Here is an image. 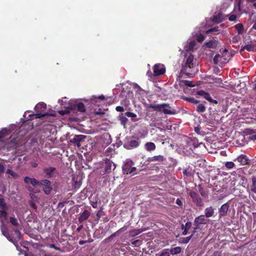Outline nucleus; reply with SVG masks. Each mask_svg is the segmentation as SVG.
Listing matches in <instances>:
<instances>
[{
    "label": "nucleus",
    "instance_id": "1",
    "mask_svg": "<svg viewBox=\"0 0 256 256\" xmlns=\"http://www.w3.org/2000/svg\"><path fill=\"white\" fill-rule=\"evenodd\" d=\"M148 108H152L154 110L163 112L166 114H176V110L172 108L168 103L150 104L148 106Z\"/></svg>",
    "mask_w": 256,
    "mask_h": 256
},
{
    "label": "nucleus",
    "instance_id": "2",
    "mask_svg": "<svg viewBox=\"0 0 256 256\" xmlns=\"http://www.w3.org/2000/svg\"><path fill=\"white\" fill-rule=\"evenodd\" d=\"M194 56L190 54L186 58L185 64L182 66V71L186 74L188 76L192 78L194 76V74L192 73L194 69Z\"/></svg>",
    "mask_w": 256,
    "mask_h": 256
},
{
    "label": "nucleus",
    "instance_id": "3",
    "mask_svg": "<svg viewBox=\"0 0 256 256\" xmlns=\"http://www.w3.org/2000/svg\"><path fill=\"white\" fill-rule=\"evenodd\" d=\"M244 42L245 45L242 46L240 52L246 50L248 52L256 51V40H252L249 36L248 38H245Z\"/></svg>",
    "mask_w": 256,
    "mask_h": 256
},
{
    "label": "nucleus",
    "instance_id": "4",
    "mask_svg": "<svg viewBox=\"0 0 256 256\" xmlns=\"http://www.w3.org/2000/svg\"><path fill=\"white\" fill-rule=\"evenodd\" d=\"M189 196L192 199L194 203L198 206H202L204 204L203 201L198 193L195 192L191 191L189 192Z\"/></svg>",
    "mask_w": 256,
    "mask_h": 256
},
{
    "label": "nucleus",
    "instance_id": "5",
    "mask_svg": "<svg viewBox=\"0 0 256 256\" xmlns=\"http://www.w3.org/2000/svg\"><path fill=\"white\" fill-rule=\"evenodd\" d=\"M86 138V136L84 135H75L74 137L70 139V142L76 146L77 147L80 148L82 144L84 142Z\"/></svg>",
    "mask_w": 256,
    "mask_h": 256
},
{
    "label": "nucleus",
    "instance_id": "6",
    "mask_svg": "<svg viewBox=\"0 0 256 256\" xmlns=\"http://www.w3.org/2000/svg\"><path fill=\"white\" fill-rule=\"evenodd\" d=\"M104 166L105 173L109 174L116 168V164L112 160L107 159L105 160Z\"/></svg>",
    "mask_w": 256,
    "mask_h": 256
},
{
    "label": "nucleus",
    "instance_id": "7",
    "mask_svg": "<svg viewBox=\"0 0 256 256\" xmlns=\"http://www.w3.org/2000/svg\"><path fill=\"white\" fill-rule=\"evenodd\" d=\"M205 216L204 215H200L195 218L194 222V230H196V232L200 224L206 223L207 220L206 219Z\"/></svg>",
    "mask_w": 256,
    "mask_h": 256
},
{
    "label": "nucleus",
    "instance_id": "8",
    "mask_svg": "<svg viewBox=\"0 0 256 256\" xmlns=\"http://www.w3.org/2000/svg\"><path fill=\"white\" fill-rule=\"evenodd\" d=\"M154 76H159L164 74L166 72V68L163 64H156L154 66Z\"/></svg>",
    "mask_w": 256,
    "mask_h": 256
},
{
    "label": "nucleus",
    "instance_id": "9",
    "mask_svg": "<svg viewBox=\"0 0 256 256\" xmlns=\"http://www.w3.org/2000/svg\"><path fill=\"white\" fill-rule=\"evenodd\" d=\"M134 164V162L130 160H127L124 163V165L122 166V170L123 174H128L130 170V168Z\"/></svg>",
    "mask_w": 256,
    "mask_h": 256
},
{
    "label": "nucleus",
    "instance_id": "10",
    "mask_svg": "<svg viewBox=\"0 0 256 256\" xmlns=\"http://www.w3.org/2000/svg\"><path fill=\"white\" fill-rule=\"evenodd\" d=\"M140 144V142H139L138 140H132L129 141L128 143H125L124 144V148L127 150H131L132 148H138Z\"/></svg>",
    "mask_w": 256,
    "mask_h": 256
},
{
    "label": "nucleus",
    "instance_id": "11",
    "mask_svg": "<svg viewBox=\"0 0 256 256\" xmlns=\"http://www.w3.org/2000/svg\"><path fill=\"white\" fill-rule=\"evenodd\" d=\"M234 162L237 161L240 162L241 165L245 166L250 163V160L245 154H240L234 160Z\"/></svg>",
    "mask_w": 256,
    "mask_h": 256
},
{
    "label": "nucleus",
    "instance_id": "12",
    "mask_svg": "<svg viewBox=\"0 0 256 256\" xmlns=\"http://www.w3.org/2000/svg\"><path fill=\"white\" fill-rule=\"evenodd\" d=\"M196 231L194 230L192 232L191 234L187 237H181L178 239V242L180 244H188L192 238H195L197 236L196 234Z\"/></svg>",
    "mask_w": 256,
    "mask_h": 256
},
{
    "label": "nucleus",
    "instance_id": "13",
    "mask_svg": "<svg viewBox=\"0 0 256 256\" xmlns=\"http://www.w3.org/2000/svg\"><path fill=\"white\" fill-rule=\"evenodd\" d=\"M229 204L228 202L223 204L218 210L219 216L222 217L226 216L229 209Z\"/></svg>",
    "mask_w": 256,
    "mask_h": 256
},
{
    "label": "nucleus",
    "instance_id": "14",
    "mask_svg": "<svg viewBox=\"0 0 256 256\" xmlns=\"http://www.w3.org/2000/svg\"><path fill=\"white\" fill-rule=\"evenodd\" d=\"M24 182L26 184H32V186L34 187L40 186V181L34 178H31L29 176H26L24 178Z\"/></svg>",
    "mask_w": 256,
    "mask_h": 256
},
{
    "label": "nucleus",
    "instance_id": "15",
    "mask_svg": "<svg viewBox=\"0 0 256 256\" xmlns=\"http://www.w3.org/2000/svg\"><path fill=\"white\" fill-rule=\"evenodd\" d=\"M252 183L248 186L249 190L254 194H256V177L252 176Z\"/></svg>",
    "mask_w": 256,
    "mask_h": 256
},
{
    "label": "nucleus",
    "instance_id": "16",
    "mask_svg": "<svg viewBox=\"0 0 256 256\" xmlns=\"http://www.w3.org/2000/svg\"><path fill=\"white\" fill-rule=\"evenodd\" d=\"M56 168L54 167H48L44 168V176L46 178H52L53 176V172H55Z\"/></svg>",
    "mask_w": 256,
    "mask_h": 256
},
{
    "label": "nucleus",
    "instance_id": "17",
    "mask_svg": "<svg viewBox=\"0 0 256 256\" xmlns=\"http://www.w3.org/2000/svg\"><path fill=\"white\" fill-rule=\"evenodd\" d=\"M90 216V212L88 210H84L82 212L80 213L78 220L82 223L84 220H86Z\"/></svg>",
    "mask_w": 256,
    "mask_h": 256
},
{
    "label": "nucleus",
    "instance_id": "18",
    "mask_svg": "<svg viewBox=\"0 0 256 256\" xmlns=\"http://www.w3.org/2000/svg\"><path fill=\"white\" fill-rule=\"evenodd\" d=\"M19 144H18L16 139H13L7 144L6 148L8 150H16Z\"/></svg>",
    "mask_w": 256,
    "mask_h": 256
},
{
    "label": "nucleus",
    "instance_id": "19",
    "mask_svg": "<svg viewBox=\"0 0 256 256\" xmlns=\"http://www.w3.org/2000/svg\"><path fill=\"white\" fill-rule=\"evenodd\" d=\"M192 224L190 222H188L186 223L185 225L182 224L181 228L182 230H183V232H182V234L183 236H186L188 234V230L190 228L192 227Z\"/></svg>",
    "mask_w": 256,
    "mask_h": 256
},
{
    "label": "nucleus",
    "instance_id": "20",
    "mask_svg": "<svg viewBox=\"0 0 256 256\" xmlns=\"http://www.w3.org/2000/svg\"><path fill=\"white\" fill-rule=\"evenodd\" d=\"M198 94L202 96L205 99L208 100V101L212 100V98L210 96V94L204 92V90H200L197 92Z\"/></svg>",
    "mask_w": 256,
    "mask_h": 256
},
{
    "label": "nucleus",
    "instance_id": "21",
    "mask_svg": "<svg viewBox=\"0 0 256 256\" xmlns=\"http://www.w3.org/2000/svg\"><path fill=\"white\" fill-rule=\"evenodd\" d=\"M164 160V158L163 156L158 155L156 156L148 158V161L150 162H162Z\"/></svg>",
    "mask_w": 256,
    "mask_h": 256
},
{
    "label": "nucleus",
    "instance_id": "22",
    "mask_svg": "<svg viewBox=\"0 0 256 256\" xmlns=\"http://www.w3.org/2000/svg\"><path fill=\"white\" fill-rule=\"evenodd\" d=\"M214 214V208L212 206L206 208L204 210V216L206 218H210Z\"/></svg>",
    "mask_w": 256,
    "mask_h": 256
},
{
    "label": "nucleus",
    "instance_id": "23",
    "mask_svg": "<svg viewBox=\"0 0 256 256\" xmlns=\"http://www.w3.org/2000/svg\"><path fill=\"white\" fill-rule=\"evenodd\" d=\"M144 148L147 151L150 152L155 150L156 146L152 142H148L145 144Z\"/></svg>",
    "mask_w": 256,
    "mask_h": 256
},
{
    "label": "nucleus",
    "instance_id": "24",
    "mask_svg": "<svg viewBox=\"0 0 256 256\" xmlns=\"http://www.w3.org/2000/svg\"><path fill=\"white\" fill-rule=\"evenodd\" d=\"M246 132L250 135L248 138L254 140H256V132L254 130L251 129L246 130Z\"/></svg>",
    "mask_w": 256,
    "mask_h": 256
},
{
    "label": "nucleus",
    "instance_id": "25",
    "mask_svg": "<svg viewBox=\"0 0 256 256\" xmlns=\"http://www.w3.org/2000/svg\"><path fill=\"white\" fill-rule=\"evenodd\" d=\"M143 232L141 229H134L129 231V236L130 237H134L138 236Z\"/></svg>",
    "mask_w": 256,
    "mask_h": 256
},
{
    "label": "nucleus",
    "instance_id": "26",
    "mask_svg": "<svg viewBox=\"0 0 256 256\" xmlns=\"http://www.w3.org/2000/svg\"><path fill=\"white\" fill-rule=\"evenodd\" d=\"M205 45L208 48H216L218 45V41L216 40H212L206 42Z\"/></svg>",
    "mask_w": 256,
    "mask_h": 256
},
{
    "label": "nucleus",
    "instance_id": "27",
    "mask_svg": "<svg viewBox=\"0 0 256 256\" xmlns=\"http://www.w3.org/2000/svg\"><path fill=\"white\" fill-rule=\"evenodd\" d=\"M170 252L172 255L178 254L181 252L182 248L180 246L172 248H171L170 250H169V252Z\"/></svg>",
    "mask_w": 256,
    "mask_h": 256
},
{
    "label": "nucleus",
    "instance_id": "28",
    "mask_svg": "<svg viewBox=\"0 0 256 256\" xmlns=\"http://www.w3.org/2000/svg\"><path fill=\"white\" fill-rule=\"evenodd\" d=\"M206 107L204 103L199 104L196 108V110L198 112H204L206 111Z\"/></svg>",
    "mask_w": 256,
    "mask_h": 256
},
{
    "label": "nucleus",
    "instance_id": "29",
    "mask_svg": "<svg viewBox=\"0 0 256 256\" xmlns=\"http://www.w3.org/2000/svg\"><path fill=\"white\" fill-rule=\"evenodd\" d=\"M212 22L216 23H220L222 20V16L221 14L214 15L212 18Z\"/></svg>",
    "mask_w": 256,
    "mask_h": 256
},
{
    "label": "nucleus",
    "instance_id": "30",
    "mask_svg": "<svg viewBox=\"0 0 256 256\" xmlns=\"http://www.w3.org/2000/svg\"><path fill=\"white\" fill-rule=\"evenodd\" d=\"M0 230L2 234L6 238L10 234L9 232L8 231L6 226L5 224H4L3 222H2V224L0 226Z\"/></svg>",
    "mask_w": 256,
    "mask_h": 256
},
{
    "label": "nucleus",
    "instance_id": "31",
    "mask_svg": "<svg viewBox=\"0 0 256 256\" xmlns=\"http://www.w3.org/2000/svg\"><path fill=\"white\" fill-rule=\"evenodd\" d=\"M234 28L236 30L238 34H242L244 28L243 24L242 23H238L236 24L234 26Z\"/></svg>",
    "mask_w": 256,
    "mask_h": 256
},
{
    "label": "nucleus",
    "instance_id": "32",
    "mask_svg": "<svg viewBox=\"0 0 256 256\" xmlns=\"http://www.w3.org/2000/svg\"><path fill=\"white\" fill-rule=\"evenodd\" d=\"M118 118L121 124L125 127L127 122H128V119L126 116H124L122 114L119 116Z\"/></svg>",
    "mask_w": 256,
    "mask_h": 256
},
{
    "label": "nucleus",
    "instance_id": "33",
    "mask_svg": "<svg viewBox=\"0 0 256 256\" xmlns=\"http://www.w3.org/2000/svg\"><path fill=\"white\" fill-rule=\"evenodd\" d=\"M222 59H223L222 56H220L219 54H217L214 56V57L213 59V61H214V64H219V62H222Z\"/></svg>",
    "mask_w": 256,
    "mask_h": 256
},
{
    "label": "nucleus",
    "instance_id": "34",
    "mask_svg": "<svg viewBox=\"0 0 256 256\" xmlns=\"http://www.w3.org/2000/svg\"><path fill=\"white\" fill-rule=\"evenodd\" d=\"M98 99L104 100L105 99V97L103 95H101L99 96L98 97H96V96H93L92 98H91V102L96 104V103L97 102V100Z\"/></svg>",
    "mask_w": 256,
    "mask_h": 256
},
{
    "label": "nucleus",
    "instance_id": "35",
    "mask_svg": "<svg viewBox=\"0 0 256 256\" xmlns=\"http://www.w3.org/2000/svg\"><path fill=\"white\" fill-rule=\"evenodd\" d=\"M76 108L80 112H84L86 110L85 106L82 102H80L76 104Z\"/></svg>",
    "mask_w": 256,
    "mask_h": 256
},
{
    "label": "nucleus",
    "instance_id": "36",
    "mask_svg": "<svg viewBox=\"0 0 256 256\" xmlns=\"http://www.w3.org/2000/svg\"><path fill=\"white\" fill-rule=\"evenodd\" d=\"M220 30H219L218 27L216 26V27L210 28L209 30H207L206 32V34H211V33H213V34L218 33Z\"/></svg>",
    "mask_w": 256,
    "mask_h": 256
},
{
    "label": "nucleus",
    "instance_id": "37",
    "mask_svg": "<svg viewBox=\"0 0 256 256\" xmlns=\"http://www.w3.org/2000/svg\"><path fill=\"white\" fill-rule=\"evenodd\" d=\"M125 115L129 118H131L133 122L136 121V120L134 119L137 116L136 114L130 112H127L125 113Z\"/></svg>",
    "mask_w": 256,
    "mask_h": 256
},
{
    "label": "nucleus",
    "instance_id": "38",
    "mask_svg": "<svg viewBox=\"0 0 256 256\" xmlns=\"http://www.w3.org/2000/svg\"><path fill=\"white\" fill-rule=\"evenodd\" d=\"M43 190L46 194H50L52 190L51 184H48V186H44L43 188Z\"/></svg>",
    "mask_w": 256,
    "mask_h": 256
},
{
    "label": "nucleus",
    "instance_id": "39",
    "mask_svg": "<svg viewBox=\"0 0 256 256\" xmlns=\"http://www.w3.org/2000/svg\"><path fill=\"white\" fill-rule=\"evenodd\" d=\"M225 167L228 170L232 169L235 166V164L232 162H226L224 164Z\"/></svg>",
    "mask_w": 256,
    "mask_h": 256
},
{
    "label": "nucleus",
    "instance_id": "40",
    "mask_svg": "<svg viewBox=\"0 0 256 256\" xmlns=\"http://www.w3.org/2000/svg\"><path fill=\"white\" fill-rule=\"evenodd\" d=\"M10 222L13 226H20L18 220L14 217H10Z\"/></svg>",
    "mask_w": 256,
    "mask_h": 256
},
{
    "label": "nucleus",
    "instance_id": "41",
    "mask_svg": "<svg viewBox=\"0 0 256 256\" xmlns=\"http://www.w3.org/2000/svg\"><path fill=\"white\" fill-rule=\"evenodd\" d=\"M182 82L186 86H188L190 88L194 87V85L192 84V81H190L188 80H184L182 81Z\"/></svg>",
    "mask_w": 256,
    "mask_h": 256
},
{
    "label": "nucleus",
    "instance_id": "42",
    "mask_svg": "<svg viewBox=\"0 0 256 256\" xmlns=\"http://www.w3.org/2000/svg\"><path fill=\"white\" fill-rule=\"evenodd\" d=\"M184 100L188 102H190L194 104H197L199 102L198 100H196L193 97L186 98Z\"/></svg>",
    "mask_w": 256,
    "mask_h": 256
},
{
    "label": "nucleus",
    "instance_id": "43",
    "mask_svg": "<svg viewBox=\"0 0 256 256\" xmlns=\"http://www.w3.org/2000/svg\"><path fill=\"white\" fill-rule=\"evenodd\" d=\"M104 214V212L102 210V208L98 210L96 214V220L98 221L100 218Z\"/></svg>",
    "mask_w": 256,
    "mask_h": 256
},
{
    "label": "nucleus",
    "instance_id": "44",
    "mask_svg": "<svg viewBox=\"0 0 256 256\" xmlns=\"http://www.w3.org/2000/svg\"><path fill=\"white\" fill-rule=\"evenodd\" d=\"M198 191H199L200 193V194L202 195V196L204 197H206L207 196L208 194H207L206 192L200 186H198Z\"/></svg>",
    "mask_w": 256,
    "mask_h": 256
},
{
    "label": "nucleus",
    "instance_id": "45",
    "mask_svg": "<svg viewBox=\"0 0 256 256\" xmlns=\"http://www.w3.org/2000/svg\"><path fill=\"white\" fill-rule=\"evenodd\" d=\"M8 134V130L6 129H3L0 131V140L2 138H4Z\"/></svg>",
    "mask_w": 256,
    "mask_h": 256
},
{
    "label": "nucleus",
    "instance_id": "46",
    "mask_svg": "<svg viewBox=\"0 0 256 256\" xmlns=\"http://www.w3.org/2000/svg\"><path fill=\"white\" fill-rule=\"evenodd\" d=\"M46 106V104L44 102H40L35 106V110H37L40 108H45Z\"/></svg>",
    "mask_w": 256,
    "mask_h": 256
},
{
    "label": "nucleus",
    "instance_id": "47",
    "mask_svg": "<svg viewBox=\"0 0 256 256\" xmlns=\"http://www.w3.org/2000/svg\"><path fill=\"white\" fill-rule=\"evenodd\" d=\"M51 184V182L48 180H44L40 182V186H44Z\"/></svg>",
    "mask_w": 256,
    "mask_h": 256
},
{
    "label": "nucleus",
    "instance_id": "48",
    "mask_svg": "<svg viewBox=\"0 0 256 256\" xmlns=\"http://www.w3.org/2000/svg\"><path fill=\"white\" fill-rule=\"evenodd\" d=\"M160 256H170V252L168 249H164V250L160 254Z\"/></svg>",
    "mask_w": 256,
    "mask_h": 256
},
{
    "label": "nucleus",
    "instance_id": "49",
    "mask_svg": "<svg viewBox=\"0 0 256 256\" xmlns=\"http://www.w3.org/2000/svg\"><path fill=\"white\" fill-rule=\"evenodd\" d=\"M72 110V108H66L65 110H62L59 111V114H60L61 115L66 114H70Z\"/></svg>",
    "mask_w": 256,
    "mask_h": 256
},
{
    "label": "nucleus",
    "instance_id": "50",
    "mask_svg": "<svg viewBox=\"0 0 256 256\" xmlns=\"http://www.w3.org/2000/svg\"><path fill=\"white\" fill-rule=\"evenodd\" d=\"M0 206L2 210H4L6 208V204L3 198H0Z\"/></svg>",
    "mask_w": 256,
    "mask_h": 256
},
{
    "label": "nucleus",
    "instance_id": "51",
    "mask_svg": "<svg viewBox=\"0 0 256 256\" xmlns=\"http://www.w3.org/2000/svg\"><path fill=\"white\" fill-rule=\"evenodd\" d=\"M196 40L199 42H202L204 40V36L202 34H200L196 38Z\"/></svg>",
    "mask_w": 256,
    "mask_h": 256
},
{
    "label": "nucleus",
    "instance_id": "52",
    "mask_svg": "<svg viewBox=\"0 0 256 256\" xmlns=\"http://www.w3.org/2000/svg\"><path fill=\"white\" fill-rule=\"evenodd\" d=\"M82 184V182H81L80 181H74V183L73 184V186L74 188L76 189V188H78L80 185Z\"/></svg>",
    "mask_w": 256,
    "mask_h": 256
},
{
    "label": "nucleus",
    "instance_id": "53",
    "mask_svg": "<svg viewBox=\"0 0 256 256\" xmlns=\"http://www.w3.org/2000/svg\"><path fill=\"white\" fill-rule=\"evenodd\" d=\"M8 216L7 212L4 210H2L0 211V217L4 218H6Z\"/></svg>",
    "mask_w": 256,
    "mask_h": 256
},
{
    "label": "nucleus",
    "instance_id": "54",
    "mask_svg": "<svg viewBox=\"0 0 256 256\" xmlns=\"http://www.w3.org/2000/svg\"><path fill=\"white\" fill-rule=\"evenodd\" d=\"M6 174H10L12 177H16L17 176V174L10 169H8L6 172Z\"/></svg>",
    "mask_w": 256,
    "mask_h": 256
},
{
    "label": "nucleus",
    "instance_id": "55",
    "mask_svg": "<svg viewBox=\"0 0 256 256\" xmlns=\"http://www.w3.org/2000/svg\"><path fill=\"white\" fill-rule=\"evenodd\" d=\"M136 168L134 166H132L130 168V170L128 174L134 175V174H136Z\"/></svg>",
    "mask_w": 256,
    "mask_h": 256
},
{
    "label": "nucleus",
    "instance_id": "56",
    "mask_svg": "<svg viewBox=\"0 0 256 256\" xmlns=\"http://www.w3.org/2000/svg\"><path fill=\"white\" fill-rule=\"evenodd\" d=\"M202 144V143H199L196 140H192V144L193 145L194 147V148H197L199 146L200 144Z\"/></svg>",
    "mask_w": 256,
    "mask_h": 256
},
{
    "label": "nucleus",
    "instance_id": "57",
    "mask_svg": "<svg viewBox=\"0 0 256 256\" xmlns=\"http://www.w3.org/2000/svg\"><path fill=\"white\" fill-rule=\"evenodd\" d=\"M48 114L47 113L42 114V113H36L34 116H36V118H41L42 117L45 116Z\"/></svg>",
    "mask_w": 256,
    "mask_h": 256
},
{
    "label": "nucleus",
    "instance_id": "58",
    "mask_svg": "<svg viewBox=\"0 0 256 256\" xmlns=\"http://www.w3.org/2000/svg\"><path fill=\"white\" fill-rule=\"evenodd\" d=\"M240 36H236L232 38V42L233 43H236V42H238L240 40Z\"/></svg>",
    "mask_w": 256,
    "mask_h": 256
},
{
    "label": "nucleus",
    "instance_id": "59",
    "mask_svg": "<svg viewBox=\"0 0 256 256\" xmlns=\"http://www.w3.org/2000/svg\"><path fill=\"white\" fill-rule=\"evenodd\" d=\"M127 229H128V226H124L123 227H122V228H120V229L118 230V232L119 233H120L121 234L122 233L126 231L127 230Z\"/></svg>",
    "mask_w": 256,
    "mask_h": 256
},
{
    "label": "nucleus",
    "instance_id": "60",
    "mask_svg": "<svg viewBox=\"0 0 256 256\" xmlns=\"http://www.w3.org/2000/svg\"><path fill=\"white\" fill-rule=\"evenodd\" d=\"M236 16L234 14H232L230 16L228 20L232 22L236 20Z\"/></svg>",
    "mask_w": 256,
    "mask_h": 256
},
{
    "label": "nucleus",
    "instance_id": "61",
    "mask_svg": "<svg viewBox=\"0 0 256 256\" xmlns=\"http://www.w3.org/2000/svg\"><path fill=\"white\" fill-rule=\"evenodd\" d=\"M116 110L117 112H122L124 111V108L121 106H118L116 107Z\"/></svg>",
    "mask_w": 256,
    "mask_h": 256
},
{
    "label": "nucleus",
    "instance_id": "62",
    "mask_svg": "<svg viewBox=\"0 0 256 256\" xmlns=\"http://www.w3.org/2000/svg\"><path fill=\"white\" fill-rule=\"evenodd\" d=\"M90 204L92 206V208H98V202H91Z\"/></svg>",
    "mask_w": 256,
    "mask_h": 256
},
{
    "label": "nucleus",
    "instance_id": "63",
    "mask_svg": "<svg viewBox=\"0 0 256 256\" xmlns=\"http://www.w3.org/2000/svg\"><path fill=\"white\" fill-rule=\"evenodd\" d=\"M14 232L16 234L18 238L20 239V230H14Z\"/></svg>",
    "mask_w": 256,
    "mask_h": 256
},
{
    "label": "nucleus",
    "instance_id": "64",
    "mask_svg": "<svg viewBox=\"0 0 256 256\" xmlns=\"http://www.w3.org/2000/svg\"><path fill=\"white\" fill-rule=\"evenodd\" d=\"M176 202L179 206H182V202L180 198H177Z\"/></svg>",
    "mask_w": 256,
    "mask_h": 256
}]
</instances>
